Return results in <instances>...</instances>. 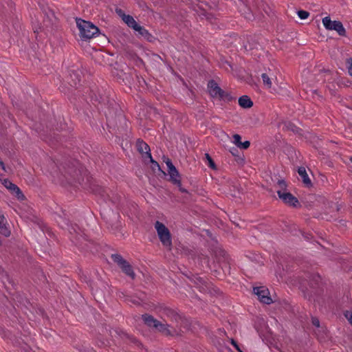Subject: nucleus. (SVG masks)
Instances as JSON below:
<instances>
[{"instance_id": "f257e3e1", "label": "nucleus", "mask_w": 352, "mask_h": 352, "mask_svg": "<svg viewBox=\"0 0 352 352\" xmlns=\"http://www.w3.org/2000/svg\"><path fill=\"white\" fill-rule=\"evenodd\" d=\"M76 25L82 39H90L99 34V29L89 21L80 19H76Z\"/></svg>"}, {"instance_id": "f03ea898", "label": "nucleus", "mask_w": 352, "mask_h": 352, "mask_svg": "<svg viewBox=\"0 0 352 352\" xmlns=\"http://www.w3.org/2000/svg\"><path fill=\"white\" fill-rule=\"evenodd\" d=\"M261 78L265 87L272 92H277L278 89L282 88L281 83L272 72L262 74Z\"/></svg>"}, {"instance_id": "7ed1b4c3", "label": "nucleus", "mask_w": 352, "mask_h": 352, "mask_svg": "<svg viewBox=\"0 0 352 352\" xmlns=\"http://www.w3.org/2000/svg\"><path fill=\"white\" fill-rule=\"evenodd\" d=\"M155 228L157 231L158 237L162 245L166 248H170L172 244L170 233L168 229L160 221H156Z\"/></svg>"}, {"instance_id": "20e7f679", "label": "nucleus", "mask_w": 352, "mask_h": 352, "mask_svg": "<svg viewBox=\"0 0 352 352\" xmlns=\"http://www.w3.org/2000/svg\"><path fill=\"white\" fill-rule=\"evenodd\" d=\"M322 24L328 30H335L340 36H345L346 30L342 23L339 21H331L330 17L326 16L322 19Z\"/></svg>"}, {"instance_id": "39448f33", "label": "nucleus", "mask_w": 352, "mask_h": 352, "mask_svg": "<svg viewBox=\"0 0 352 352\" xmlns=\"http://www.w3.org/2000/svg\"><path fill=\"white\" fill-rule=\"evenodd\" d=\"M112 258L113 261L119 265L124 273H125L132 279L135 278V273L132 269V267L125 260H124L120 255L113 254Z\"/></svg>"}, {"instance_id": "423d86ee", "label": "nucleus", "mask_w": 352, "mask_h": 352, "mask_svg": "<svg viewBox=\"0 0 352 352\" xmlns=\"http://www.w3.org/2000/svg\"><path fill=\"white\" fill-rule=\"evenodd\" d=\"M166 164L168 168V173L170 176V180L174 184L177 185L179 187V190L182 192H186V190L182 188L181 182H180V176L179 173L173 164L170 160H167L166 161Z\"/></svg>"}, {"instance_id": "0eeeda50", "label": "nucleus", "mask_w": 352, "mask_h": 352, "mask_svg": "<svg viewBox=\"0 0 352 352\" xmlns=\"http://www.w3.org/2000/svg\"><path fill=\"white\" fill-rule=\"evenodd\" d=\"M142 319L144 322L149 327H153L159 331L164 333H170V331L168 329V327L166 324H162L155 320L153 317L148 315H144Z\"/></svg>"}, {"instance_id": "6e6552de", "label": "nucleus", "mask_w": 352, "mask_h": 352, "mask_svg": "<svg viewBox=\"0 0 352 352\" xmlns=\"http://www.w3.org/2000/svg\"><path fill=\"white\" fill-rule=\"evenodd\" d=\"M1 183L13 196L16 197L18 200L22 201L24 199L25 197L21 190L18 186L12 184L10 180L8 179H3L1 180Z\"/></svg>"}, {"instance_id": "1a4fd4ad", "label": "nucleus", "mask_w": 352, "mask_h": 352, "mask_svg": "<svg viewBox=\"0 0 352 352\" xmlns=\"http://www.w3.org/2000/svg\"><path fill=\"white\" fill-rule=\"evenodd\" d=\"M254 294L258 296V298L263 303L269 305L272 300L270 297V292L265 287H257L254 288Z\"/></svg>"}, {"instance_id": "9d476101", "label": "nucleus", "mask_w": 352, "mask_h": 352, "mask_svg": "<svg viewBox=\"0 0 352 352\" xmlns=\"http://www.w3.org/2000/svg\"><path fill=\"white\" fill-rule=\"evenodd\" d=\"M136 146H137L138 151L140 153H141L142 154H145V156H144L145 158L149 159L151 162H152L153 164H154L155 165H156L157 166L159 167L158 164L153 160L151 154L150 153L149 146L146 143H145L144 142H143L142 140H138L136 142Z\"/></svg>"}, {"instance_id": "9b49d317", "label": "nucleus", "mask_w": 352, "mask_h": 352, "mask_svg": "<svg viewBox=\"0 0 352 352\" xmlns=\"http://www.w3.org/2000/svg\"><path fill=\"white\" fill-rule=\"evenodd\" d=\"M208 89L210 95L212 97H223V91L214 80H211L208 82Z\"/></svg>"}, {"instance_id": "f8f14e48", "label": "nucleus", "mask_w": 352, "mask_h": 352, "mask_svg": "<svg viewBox=\"0 0 352 352\" xmlns=\"http://www.w3.org/2000/svg\"><path fill=\"white\" fill-rule=\"evenodd\" d=\"M279 198L284 204L291 206H296L298 204L297 198L293 196L289 192L281 194Z\"/></svg>"}, {"instance_id": "ddd939ff", "label": "nucleus", "mask_w": 352, "mask_h": 352, "mask_svg": "<svg viewBox=\"0 0 352 352\" xmlns=\"http://www.w3.org/2000/svg\"><path fill=\"white\" fill-rule=\"evenodd\" d=\"M117 13L122 18L123 21L127 24V25L130 28H132L133 30L135 28L136 25L138 24L133 16L130 15H126L122 12L121 10H118Z\"/></svg>"}, {"instance_id": "4468645a", "label": "nucleus", "mask_w": 352, "mask_h": 352, "mask_svg": "<svg viewBox=\"0 0 352 352\" xmlns=\"http://www.w3.org/2000/svg\"><path fill=\"white\" fill-rule=\"evenodd\" d=\"M0 233L5 236H9L10 234V230L8 227L7 221L1 213H0Z\"/></svg>"}, {"instance_id": "2eb2a0df", "label": "nucleus", "mask_w": 352, "mask_h": 352, "mask_svg": "<svg viewBox=\"0 0 352 352\" xmlns=\"http://www.w3.org/2000/svg\"><path fill=\"white\" fill-rule=\"evenodd\" d=\"M241 139V138L239 135L235 134L233 135L232 143L239 148L247 149L250 146V142L249 141H245L242 142Z\"/></svg>"}, {"instance_id": "dca6fc26", "label": "nucleus", "mask_w": 352, "mask_h": 352, "mask_svg": "<svg viewBox=\"0 0 352 352\" xmlns=\"http://www.w3.org/2000/svg\"><path fill=\"white\" fill-rule=\"evenodd\" d=\"M239 104L244 109H248L252 107L253 102L248 96H243L239 98Z\"/></svg>"}, {"instance_id": "f3484780", "label": "nucleus", "mask_w": 352, "mask_h": 352, "mask_svg": "<svg viewBox=\"0 0 352 352\" xmlns=\"http://www.w3.org/2000/svg\"><path fill=\"white\" fill-rule=\"evenodd\" d=\"M287 186V184L284 180L281 179L278 181L276 185V188L278 197H280L281 194H284L288 192Z\"/></svg>"}, {"instance_id": "a211bd4d", "label": "nucleus", "mask_w": 352, "mask_h": 352, "mask_svg": "<svg viewBox=\"0 0 352 352\" xmlns=\"http://www.w3.org/2000/svg\"><path fill=\"white\" fill-rule=\"evenodd\" d=\"M298 173L299 175L301 177V178L302 179V181L305 184L308 185V184H311V181L307 175L306 170L304 167L299 168L298 170Z\"/></svg>"}, {"instance_id": "6ab92c4d", "label": "nucleus", "mask_w": 352, "mask_h": 352, "mask_svg": "<svg viewBox=\"0 0 352 352\" xmlns=\"http://www.w3.org/2000/svg\"><path fill=\"white\" fill-rule=\"evenodd\" d=\"M134 30L138 32L140 35L143 36H146L148 34V31L139 24L136 25L135 28H134Z\"/></svg>"}, {"instance_id": "aec40b11", "label": "nucleus", "mask_w": 352, "mask_h": 352, "mask_svg": "<svg viewBox=\"0 0 352 352\" xmlns=\"http://www.w3.org/2000/svg\"><path fill=\"white\" fill-rule=\"evenodd\" d=\"M309 15V12L305 10H300L298 12V16L300 19H306L308 18Z\"/></svg>"}, {"instance_id": "412c9836", "label": "nucleus", "mask_w": 352, "mask_h": 352, "mask_svg": "<svg viewBox=\"0 0 352 352\" xmlns=\"http://www.w3.org/2000/svg\"><path fill=\"white\" fill-rule=\"evenodd\" d=\"M206 158L208 161V165L212 168H215V165H214V162L212 161V160L211 159V157L209 156L208 154H206Z\"/></svg>"}, {"instance_id": "4be33fe9", "label": "nucleus", "mask_w": 352, "mask_h": 352, "mask_svg": "<svg viewBox=\"0 0 352 352\" xmlns=\"http://www.w3.org/2000/svg\"><path fill=\"white\" fill-rule=\"evenodd\" d=\"M345 317L352 325V311H346L345 313Z\"/></svg>"}, {"instance_id": "5701e85b", "label": "nucleus", "mask_w": 352, "mask_h": 352, "mask_svg": "<svg viewBox=\"0 0 352 352\" xmlns=\"http://www.w3.org/2000/svg\"><path fill=\"white\" fill-rule=\"evenodd\" d=\"M231 343L237 351H239V352H243L242 349L240 348L239 345L234 340H232Z\"/></svg>"}, {"instance_id": "b1692460", "label": "nucleus", "mask_w": 352, "mask_h": 352, "mask_svg": "<svg viewBox=\"0 0 352 352\" xmlns=\"http://www.w3.org/2000/svg\"><path fill=\"white\" fill-rule=\"evenodd\" d=\"M312 323L316 327H320V322H319L318 319H317V318H313L312 319Z\"/></svg>"}, {"instance_id": "393cba45", "label": "nucleus", "mask_w": 352, "mask_h": 352, "mask_svg": "<svg viewBox=\"0 0 352 352\" xmlns=\"http://www.w3.org/2000/svg\"><path fill=\"white\" fill-rule=\"evenodd\" d=\"M0 167L5 171H7L5 165L2 161L0 160Z\"/></svg>"}, {"instance_id": "a878e982", "label": "nucleus", "mask_w": 352, "mask_h": 352, "mask_svg": "<svg viewBox=\"0 0 352 352\" xmlns=\"http://www.w3.org/2000/svg\"><path fill=\"white\" fill-rule=\"evenodd\" d=\"M349 73L352 76V63L349 67Z\"/></svg>"}, {"instance_id": "bb28decb", "label": "nucleus", "mask_w": 352, "mask_h": 352, "mask_svg": "<svg viewBox=\"0 0 352 352\" xmlns=\"http://www.w3.org/2000/svg\"><path fill=\"white\" fill-rule=\"evenodd\" d=\"M38 29L39 28H37L36 27H34V33H38Z\"/></svg>"}, {"instance_id": "cd10ccee", "label": "nucleus", "mask_w": 352, "mask_h": 352, "mask_svg": "<svg viewBox=\"0 0 352 352\" xmlns=\"http://www.w3.org/2000/svg\"><path fill=\"white\" fill-rule=\"evenodd\" d=\"M350 161L352 162V157H350Z\"/></svg>"}]
</instances>
